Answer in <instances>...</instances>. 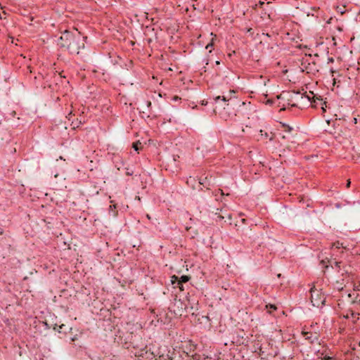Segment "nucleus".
I'll return each instance as SVG.
<instances>
[{
	"mask_svg": "<svg viewBox=\"0 0 360 360\" xmlns=\"http://www.w3.org/2000/svg\"><path fill=\"white\" fill-rule=\"evenodd\" d=\"M80 33L75 31V33L65 30L58 40V45L65 47L72 54H78L79 50L84 48V43H81Z\"/></svg>",
	"mask_w": 360,
	"mask_h": 360,
	"instance_id": "nucleus-1",
	"label": "nucleus"
},
{
	"mask_svg": "<svg viewBox=\"0 0 360 360\" xmlns=\"http://www.w3.org/2000/svg\"><path fill=\"white\" fill-rule=\"evenodd\" d=\"M311 292V302L313 306L320 307L324 305L326 302V297L321 292V290H318L313 288L310 290Z\"/></svg>",
	"mask_w": 360,
	"mask_h": 360,
	"instance_id": "nucleus-2",
	"label": "nucleus"
},
{
	"mask_svg": "<svg viewBox=\"0 0 360 360\" xmlns=\"http://www.w3.org/2000/svg\"><path fill=\"white\" fill-rule=\"evenodd\" d=\"M302 335L305 340H308L311 343L317 340L319 337L318 333L316 332L307 331L306 330V329H304L302 330Z\"/></svg>",
	"mask_w": 360,
	"mask_h": 360,
	"instance_id": "nucleus-3",
	"label": "nucleus"
},
{
	"mask_svg": "<svg viewBox=\"0 0 360 360\" xmlns=\"http://www.w3.org/2000/svg\"><path fill=\"white\" fill-rule=\"evenodd\" d=\"M188 280H189V277L188 276H182L180 277L179 279L176 276H174L172 277V283L174 284L175 283L174 281H176L178 287L180 288L181 290H183L182 283H186L187 281H188Z\"/></svg>",
	"mask_w": 360,
	"mask_h": 360,
	"instance_id": "nucleus-4",
	"label": "nucleus"
},
{
	"mask_svg": "<svg viewBox=\"0 0 360 360\" xmlns=\"http://www.w3.org/2000/svg\"><path fill=\"white\" fill-rule=\"evenodd\" d=\"M350 317L352 319V321L354 322V321H356V320H358L359 319V314L352 312L350 314V316H349L348 314L346 316L347 319H349Z\"/></svg>",
	"mask_w": 360,
	"mask_h": 360,
	"instance_id": "nucleus-5",
	"label": "nucleus"
},
{
	"mask_svg": "<svg viewBox=\"0 0 360 360\" xmlns=\"http://www.w3.org/2000/svg\"><path fill=\"white\" fill-rule=\"evenodd\" d=\"M333 247H335V248H338V249L341 248H345V247L343 245V243H340L339 241L334 243L333 245Z\"/></svg>",
	"mask_w": 360,
	"mask_h": 360,
	"instance_id": "nucleus-6",
	"label": "nucleus"
},
{
	"mask_svg": "<svg viewBox=\"0 0 360 360\" xmlns=\"http://www.w3.org/2000/svg\"><path fill=\"white\" fill-rule=\"evenodd\" d=\"M340 264H341V262H337V261H331L330 262V266L333 268V265H335V266L338 269H340Z\"/></svg>",
	"mask_w": 360,
	"mask_h": 360,
	"instance_id": "nucleus-7",
	"label": "nucleus"
},
{
	"mask_svg": "<svg viewBox=\"0 0 360 360\" xmlns=\"http://www.w3.org/2000/svg\"><path fill=\"white\" fill-rule=\"evenodd\" d=\"M140 143H135L133 144V148L135 150L138 151L139 150V145Z\"/></svg>",
	"mask_w": 360,
	"mask_h": 360,
	"instance_id": "nucleus-8",
	"label": "nucleus"
},
{
	"mask_svg": "<svg viewBox=\"0 0 360 360\" xmlns=\"http://www.w3.org/2000/svg\"><path fill=\"white\" fill-rule=\"evenodd\" d=\"M221 116L224 119H227L228 117H230V115H226L225 112H222L221 113Z\"/></svg>",
	"mask_w": 360,
	"mask_h": 360,
	"instance_id": "nucleus-9",
	"label": "nucleus"
},
{
	"mask_svg": "<svg viewBox=\"0 0 360 360\" xmlns=\"http://www.w3.org/2000/svg\"><path fill=\"white\" fill-rule=\"evenodd\" d=\"M266 307L269 308L270 309H273V310H275L276 309V307L275 305H273V304L266 305Z\"/></svg>",
	"mask_w": 360,
	"mask_h": 360,
	"instance_id": "nucleus-10",
	"label": "nucleus"
},
{
	"mask_svg": "<svg viewBox=\"0 0 360 360\" xmlns=\"http://www.w3.org/2000/svg\"><path fill=\"white\" fill-rule=\"evenodd\" d=\"M212 46H213V39H212V41H211L210 43H209V44L206 46L205 49H208L209 48L212 47Z\"/></svg>",
	"mask_w": 360,
	"mask_h": 360,
	"instance_id": "nucleus-11",
	"label": "nucleus"
},
{
	"mask_svg": "<svg viewBox=\"0 0 360 360\" xmlns=\"http://www.w3.org/2000/svg\"><path fill=\"white\" fill-rule=\"evenodd\" d=\"M283 126L286 128V129H285V131H286L290 132L291 130L292 129V127H290L289 126H285V125H283Z\"/></svg>",
	"mask_w": 360,
	"mask_h": 360,
	"instance_id": "nucleus-12",
	"label": "nucleus"
},
{
	"mask_svg": "<svg viewBox=\"0 0 360 360\" xmlns=\"http://www.w3.org/2000/svg\"><path fill=\"white\" fill-rule=\"evenodd\" d=\"M321 360H333V359L330 356H326L324 359H322Z\"/></svg>",
	"mask_w": 360,
	"mask_h": 360,
	"instance_id": "nucleus-13",
	"label": "nucleus"
},
{
	"mask_svg": "<svg viewBox=\"0 0 360 360\" xmlns=\"http://www.w3.org/2000/svg\"><path fill=\"white\" fill-rule=\"evenodd\" d=\"M220 99H221V96H217V97L215 98V102H216V103H218V101H219V100H220Z\"/></svg>",
	"mask_w": 360,
	"mask_h": 360,
	"instance_id": "nucleus-14",
	"label": "nucleus"
},
{
	"mask_svg": "<svg viewBox=\"0 0 360 360\" xmlns=\"http://www.w3.org/2000/svg\"><path fill=\"white\" fill-rule=\"evenodd\" d=\"M146 104H147V106H148V108H150V105H151V102H150V101H147V102H146Z\"/></svg>",
	"mask_w": 360,
	"mask_h": 360,
	"instance_id": "nucleus-15",
	"label": "nucleus"
},
{
	"mask_svg": "<svg viewBox=\"0 0 360 360\" xmlns=\"http://www.w3.org/2000/svg\"><path fill=\"white\" fill-rule=\"evenodd\" d=\"M350 184H351L350 180H348V181H347V188H348V187H349Z\"/></svg>",
	"mask_w": 360,
	"mask_h": 360,
	"instance_id": "nucleus-16",
	"label": "nucleus"
},
{
	"mask_svg": "<svg viewBox=\"0 0 360 360\" xmlns=\"http://www.w3.org/2000/svg\"><path fill=\"white\" fill-rule=\"evenodd\" d=\"M222 101L223 102L225 103L226 100V98L224 96L222 97Z\"/></svg>",
	"mask_w": 360,
	"mask_h": 360,
	"instance_id": "nucleus-17",
	"label": "nucleus"
},
{
	"mask_svg": "<svg viewBox=\"0 0 360 360\" xmlns=\"http://www.w3.org/2000/svg\"><path fill=\"white\" fill-rule=\"evenodd\" d=\"M277 276H278V278H280V277L281 276V274H278L277 275Z\"/></svg>",
	"mask_w": 360,
	"mask_h": 360,
	"instance_id": "nucleus-18",
	"label": "nucleus"
},
{
	"mask_svg": "<svg viewBox=\"0 0 360 360\" xmlns=\"http://www.w3.org/2000/svg\"><path fill=\"white\" fill-rule=\"evenodd\" d=\"M215 63H216L217 65L219 64V61H218V60H217Z\"/></svg>",
	"mask_w": 360,
	"mask_h": 360,
	"instance_id": "nucleus-19",
	"label": "nucleus"
},
{
	"mask_svg": "<svg viewBox=\"0 0 360 360\" xmlns=\"http://www.w3.org/2000/svg\"><path fill=\"white\" fill-rule=\"evenodd\" d=\"M221 106L224 107V110H226V107H224V105H221Z\"/></svg>",
	"mask_w": 360,
	"mask_h": 360,
	"instance_id": "nucleus-20",
	"label": "nucleus"
}]
</instances>
